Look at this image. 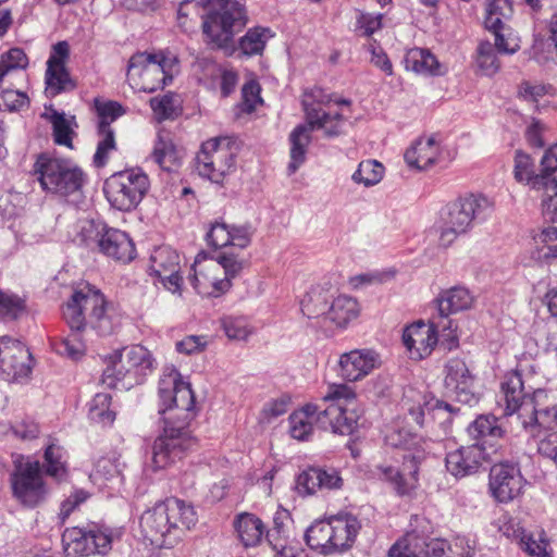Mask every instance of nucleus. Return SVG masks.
<instances>
[{"instance_id": "nucleus-1", "label": "nucleus", "mask_w": 557, "mask_h": 557, "mask_svg": "<svg viewBox=\"0 0 557 557\" xmlns=\"http://www.w3.org/2000/svg\"><path fill=\"white\" fill-rule=\"evenodd\" d=\"M158 394L164 426L151 448L153 471L168 469L181 460L194 444L189 424L195 417V397L190 384L175 368L169 367L159 380Z\"/></svg>"}, {"instance_id": "nucleus-2", "label": "nucleus", "mask_w": 557, "mask_h": 557, "mask_svg": "<svg viewBox=\"0 0 557 557\" xmlns=\"http://www.w3.org/2000/svg\"><path fill=\"white\" fill-rule=\"evenodd\" d=\"M357 394L348 384H331L322 397V404H307L289 418V434L297 441H308L314 425L334 434L349 435L361 416Z\"/></svg>"}, {"instance_id": "nucleus-3", "label": "nucleus", "mask_w": 557, "mask_h": 557, "mask_svg": "<svg viewBox=\"0 0 557 557\" xmlns=\"http://www.w3.org/2000/svg\"><path fill=\"white\" fill-rule=\"evenodd\" d=\"M534 366L528 359L520 360L516 369L505 374L500 389L506 403V413H518L523 429L536 438L554 432L557 428V405L540 407V399L545 395L541 389L528 398L523 376L532 374Z\"/></svg>"}, {"instance_id": "nucleus-4", "label": "nucleus", "mask_w": 557, "mask_h": 557, "mask_svg": "<svg viewBox=\"0 0 557 557\" xmlns=\"http://www.w3.org/2000/svg\"><path fill=\"white\" fill-rule=\"evenodd\" d=\"M302 106L306 114V123L297 125L289 135L290 162L287 166L288 174H294L306 161L307 148L311 141V132L322 129L326 137L338 136L345 124L343 112L336 108L348 107L347 100L333 101L320 88H313L304 95Z\"/></svg>"}, {"instance_id": "nucleus-5", "label": "nucleus", "mask_w": 557, "mask_h": 557, "mask_svg": "<svg viewBox=\"0 0 557 557\" xmlns=\"http://www.w3.org/2000/svg\"><path fill=\"white\" fill-rule=\"evenodd\" d=\"M198 521L194 506L176 497L166 498L140 517L141 533L152 545L172 547Z\"/></svg>"}, {"instance_id": "nucleus-6", "label": "nucleus", "mask_w": 557, "mask_h": 557, "mask_svg": "<svg viewBox=\"0 0 557 557\" xmlns=\"http://www.w3.org/2000/svg\"><path fill=\"white\" fill-rule=\"evenodd\" d=\"M384 442L389 447L404 450L403 465L401 468L381 465L377 467L379 474L393 485L398 495H409L418 487L419 467L426 457L430 444L423 437L395 426L387 429Z\"/></svg>"}, {"instance_id": "nucleus-7", "label": "nucleus", "mask_w": 557, "mask_h": 557, "mask_svg": "<svg viewBox=\"0 0 557 557\" xmlns=\"http://www.w3.org/2000/svg\"><path fill=\"white\" fill-rule=\"evenodd\" d=\"M202 4L207 13L202 15V30L207 40L223 50L233 48V39L247 24L245 5L240 0H186L180 4L178 18L189 15V7Z\"/></svg>"}, {"instance_id": "nucleus-8", "label": "nucleus", "mask_w": 557, "mask_h": 557, "mask_svg": "<svg viewBox=\"0 0 557 557\" xmlns=\"http://www.w3.org/2000/svg\"><path fill=\"white\" fill-rule=\"evenodd\" d=\"M494 211V202L483 195H469L444 206L431 232L437 236L438 245L448 248L467 234L474 222L485 221Z\"/></svg>"}, {"instance_id": "nucleus-9", "label": "nucleus", "mask_w": 557, "mask_h": 557, "mask_svg": "<svg viewBox=\"0 0 557 557\" xmlns=\"http://www.w3.org/2000/svg\"><path fill=\"white\" fill-rule=\"evenodd\" d=\"M35 173L45 191L75 207L84 200L86 175L70 160L40 156L35 163Z\"/></svg>"}, {"instance_id": "nucleus-10", "label": "nucleus", "mask_w": 557, "mask_h": 557, "mask_svg": "<svg viewBox=\"0 0 557 557\" xmlns=\"http://www.w3.org/2000/svg\"><path fill=\"white\" fill-rule=\"evenodd\" d=\"M178 73V59L170 51L135 53L128 62L127 81L137 91L153 92Z\"/></svg>"}, {"instance_id": "nucleus-11", "label": "nucleus", "mask_w": 557, "mask_h": 557, "mask_svg": "<svg viewBox=\"0 0 557 557\" xmlns=\"http://www.w3.org/2000/svg\"><path fill=\"white\" fill-rule=\"evenodd\" d=\"M103 295L86 284L76 288L63 308V317L72 329L89 325L99 335H109L114 330L111 317L106 311Z\"/></svg>"}, {"instance_id": "nucleus-12", "label": "nucleus", "mask_w": 557, "mask_h": 557, "mask_svg": "<svg viewBox=\"0 0 557 557\" xmlns=\"http://www.w3.org/2000/svg\"><path fill=\"white\" fill-rule=\"evenodd\" d=\"M237 147L231 137H215L205 141L196 157L198 174L215 184L235 169Z\"/></svg>"}, {"instance_id": "nucleus-13", "label": "nucleus", "mask_w": 557, "mask_h": 557, "mask_svg": "<svg viewBox=\"0 0 557 557\" xmlns=\"http://www.w3.org/2000/svg\"><path fill=\"white\" fill-rule=\"evenodd\" d=\"M150 188L147 174L138 168L111 175L104 183V195L112 207L121 211L135 209Z\"/></svg>"}, {"instance_id": "nucleus-14", "label": "nucleus", "mask_w": 557, "mask_h": 557, "mask_svg": "<svg viewBox=\"0 0 557 557\" xmlns=\"http://www.w3.org/2000/svg\"><path fill=\"white\" fill-rule=\"evenodd\" d=\"M13 463L14 469L10 475L13 497L25 507H36L48 494L40 463L23 456L15 457Z\"/></svg>"}, {"instance_id": "nucleus-15", "label": "nucleus", "mask_w": 557, "mask_h": 557, "mask_svg": "<svg viewBox=\"0 0 557 557\" xmlns=\"http://www.w3.org/2000/svg\"><path fill=\"white\" fill-rule=\"evenodd\" d=\"M438 333L450 342L449 348L456 346L458 338L454 331H448L446 324H442L434 315L430 324L418 322L405 329L403 342L410 357L419 360L429 356L437 343Z\"/></svg>"}, {"instance_id": "nucleus-16", "label": "nucleus", "mask_w": 557, "mask_h": 557, "mask_svg": "<svg viewBox=\"0 0 557 557\" xmlns=\"http://www.w3.org/2000/svg\"><path fill=\"white\" fill-rule=\"evenodd\" d=\"M113 540L112 530L98 525H94L89 530L67 529L62 536L67 555H104L111 549Z\"/></svg>"}, {"instance_id": "nucleus-17", "label": "nucleus", "mask_w": 557, "mask_h": 557, "mask_svg": "<svg viewBox=\"0 0 557 557\" xmlns=\"http://www.w3.org/2000/svg\"><path fill=\"white\" fill-rule=\"evenodd\" d=\"M188 280L195 290L202 296L218 297L227 292L231 283L223 275V269L213 258L198 255L191 267Z\"/></svg>"}, {"instance_id": "nucleus-18", "label": "nucleus", "mask_w": 557, "mask_h": 557, "mask_svg": "<svg viewBox=\"0 0 557 557\" xmlns=\"http://www.w3.org/2000/svg\"><path fill=\"white\" fill-rule=\"evenodd\" d=\"M525 485L520 469L512 463H496L491 468L488 490L499 503H509L519 497Z\"/></svg>"}, {"instance_id": "nucleus-19", "label": "nucleus", "mask_w": 557, "mask_h": 557, "mask_svg": "<svg viewBox=\"0 0 557 557\" xmlns=\"http://www.w3.org/2000/svg\"><path fill=\"white\" fill-rule=\"evenodd\" d=\"M150 275H153L165 289L181 295L183 277L180 274V255L169 246H160L150 256Z\"/></svg>"}, {"instance_id": "nucleus-20", "label": "nucleus", "mask_w": 557, "mask_h": 557, "mask_svg": "<svg viewBox=\"0 0 557 557\" xmlns=\"http://www.w3.org/2000/svg\"><path fill=\"white\" fill-rule=\"evenodd\" d=\"M444 384L447 396L458 403L469 406L478 403L473 376L463 360L454 358L446 363Z\"/></svg>"}, {"instance_id": "nucleus-21", "label": "nucleus", "mask_w": 557, "mask_h": 557, "mask_svg": "<svg viewBox=\"0 0 557 557\" xmlns=\"http://www.w3.org/2000/svg\"><path fill=\"white\" fill-rule=\"evenodd\" d=\"M69 54L70 47L66 41H60L52 48L51 54L47 61L45 76L46 94L49 97H55L61 92L71 91L76 87L65 67Z\"/></svg>"}, {"instance_id": "nucleus-22", "label": "nucleus", "mask_w": 557, "mask_h": 557, "mask_svg": "<svg viewBox=\"0 0 557 557\" xmlns=\"http://www.w3.org/2000/svg\"><path fill=\"white\" fill-rule=\"evenodd\" d=\"M491 460L492 451L479 443H473L449 451L445 458V466L453 476L461 479L476 473L483 462Z\"/></svg>"}, {"instance_id": "nucleus-23", "label": "nucleus", "mask_w": 557, "mask_h": 557, "mask_svg": "<svg viewBox=\"0 0 557 557\" xmlns=\"http://www.w3.org/2000/svg\"><path fill=\"white\" fill-rule=\"evenodd\" d=\"M0 370L8 381L27 377L32 371L30 354L20 341L0 338Z\"/></svg>"}, {"instance_id": "nucleus-24", "label": "nucleus", "mask_w": 557, "mask_h": 557, "mask_svg": "<svg viewBox=\"0 0 557 557\" xmlns=\"http://www.w3.org/2000/svg\"><path fill=\"white\" fill-rule=\"evenodd\" d=\"M381 366V357L373 349H354L341 355L339 375L348 382H357Z\"/></svg>"}, {"instance_id": "nucleus-25", "label": "nucleus", "mask_w": 557, "mask_h": 557, "mask_svg": "<svg viewBox=\"0 0 557 557\" xmlns=\"http://www.w3.org/2000/svg\"><path fill=\"white\" fill-rule=\"evenodd\" d=\"M436 319L442 324H446L448 331H454L453 321L448 319L449 314L472 308L474 297L466 287L456 286L443 292L436 299Z\"/></svg>"}, {"instance_id": "nucleus-26", "label": "nucleus", "mask_w": 557, "mask_h": 557, "mask_svg": "<svg viewBox=\"0 0 557 557\" xmlns=\"http://www.w3.org/2000/svg\"><path fill=\"white\" fill-rule=\"evenodd\" d=\"M296 484L299 493L312 495L319 490L341 488L343 480L335 469L310 468L298 475Z\"/></svg>"}, {"instance_id": "nucleus-27", "label": "nucleus", "mask_w": 557, "mask_h": 557, "mask_svg": "<svg viewBox=\"0 0 557 557\" xmlns=\"http://www.w3.org/2000/svg\"><path fill=\"white\" fill-rule=\"evenodd\" d=\"M98 248L107 257L122 262L135 257V246L128 234L113 227L106 226Z\"/></svg>"}, {"instance_id": "nucleus-28", "label": "nucleus", "mask_w": 557, "mask_h": 557, "mask_svg": "<svg viewBox=\"0 0 557 557\" xmlns=\"http://www.w3.org/2000/svg\"><path fill=\"white\" fill-rule=\"evenodd\" d=\"M334 554L349 549L361 529L360 521L350 513H339L330 518Z\"/></svg>"}, {"instance_id": "nucleus-29", "label": "nucleus", "mask_w": 557, "mask_h": 557, "mask_svg": "<svg viewBox=\"0 0 557 557\" xmlns=\"http://www.w3.org/2000/svg\"><path fill=\"white\" fill-rule=\"evenodd\" d=\"M468 435L474 443L486 447L492 456L498 450V441L503 437L504 431L494 416H480L467 429Z\"/></svg>"}, {"instance_id": "nucleus-30", "label": "nucleus", "mask_w": 557, "mask_h": 557, "mask_svg": "<svg viewBox=\"0 0 557 557\" xmlns=\"http://www.w3.org/2000/svg\"><path fill=\"white\" fill-rule=\"evenodd\" d=\"M359 312V305L355 298L347 295L332 297L324 324L335 329H345L358 318Z\"/></svg>"}, {"instance_id": "nucleus-31", "label": "nucleus", "mask_w": 557, "mask_h": 557, "mask_svg": "<svg viewBox=\"0 0 557 557\" xmlns=\"http://www.w3.org/2000/svg\"><path fill=\"white\" fill-rule=\"evenodd\" d=\"M405 64L407 70L425 76H442L448 71L430 50L423 48L410 49L405 57Z\"/></svg>"}, {"instance_id": "nucleus-32", "label": "nucleus", "mask_w": 557, "mask_h": 557, "mask_svg": "<svg viewBox=\"0 0 557 557\" xmlns=\"http://www.w3.org/2000/svg\"><path fill=\"white\" fill-rule=\"evenodd\" d=\"M440 156V145L434 137L419 138L405 153V161L410 168L426 170Z\"/></svg>"}, {"instance_id": "nucleus-33", "label": "nucleus", "mask_w": 557, "mask_h": 557, "mask_svg": "<svg viewBox=\"0 0 557 557\" xmlns=\"http://www.w3.org/2000/svg\"><path fill=\"white\" fill-rule=\"evenodd\" d=\"M28 65V58L21 48H12L0 55V87L7 79L26 83L24 70Z\"/></svg>"}, {"instance_id": "nucleus-34", "label": "nucleus", "mask_w": 557, "mask_h": 557, "mask_svg": "<svg viewBox=\"0 0 557 557\" xmlns=\"http://www.w3.org/2000/svg\"><path fill=\"white\" fill-rule=\"evenodd\" d=\"M332 295L321 286L311 287L300 301V309L308 319H318L324 324Z\"/></svg>"}, {"instance_id": "nucleus-35", "label": "nucleus", "mask_w": 557, "mask_h": 557, "mask_svg": "<svg viewBox=\"0 0 557 557\" xmlns=\"http://www.w3.org/2000/svg\"><path fill=\"white\" fill-rule=\"evenodd\" d=\"M234 527L245 547H255L262 541L264 524L257 516L244 512L237 516Z\"/></svg>"}, {"instance_id": "nucleus-36", "label": "nucleus", "mask_w": 557, "mask_h": 557, "mask_svg": "<svg viewBox=\"0 0 557 557\" xmlns=\"http://www.w3.org/2000/svg\"><path fill=\"white\" fill-rule=\"evenodd\" d=\"M125 362L128 363V369H132L133 380L136 382L152 373L156 368L151 352L141 345L125 347Z\"/></svg>"}, {"instance_id": "nucleus-37", "label": "nucleus", "mask_w": 557, "mask_h": 557, "mask_svg": "<svg viewBox=\"0 0 557 557\" xmlns=\"http://www.w3.org/2000/svg\"><path fill=\"white\" fill-rule=\"evenodd\" d=\"M305 539L307 544L323 555L334 554L332 544V533L330 518L313 522L306 531Z\"/></svg>"}, {"instance_id": "nucleus-38", "label": "nucleus", "mask_w": 557, "mask_h": 557, "mask_svg": "<svg viewBox=\"0 0 557 557\" xmlns=\"http://www.w3.org/2000/svg\"><path fill=\"white\" fill-rule=\"evenodd\" d=\"M152 158L165 171H173L178 166L180 153L168 133H158Z\"/></svg>"}, {"instance_id": "nucleus-39", "label": "nucleus", "mask_w": 557, "mask_h": 557, "mask_svg": "<svg viewBox=\"0 0 557 557\" xmlns=\"http://www.w3.org/2000/svg\"><path fill=\"white\" fill-rule=\"evenodd\" d=\"M274 36L269 27H252L239 39L240 51L248 57L261 54L267 42Z\"/></svg>"}, {"instance_id": "nucleus-40", "label": "nucleus", "mask_w": 557, "mask_h": 557, "mask_svg": "<svg viewBox=\"0 0 557 557\" xmlns=\"http://www.w3.org/2000/svg\"><path fill=\"white\" fill-rule=\"evenodd\" d=\"M512 13L513 10L509 0H488L484 20L486 29L507 27V22L511 18Z\"/></svg>"}, {"instance_id": "nucleus-41", "label": "nucleus", "mask_w": 557, "mask_h": 557, "mask_svg": "<svg viewBox=\"0 0 557 557\" xmlns=\"http://www.w3.org/2000/svg\"><path fill=\"white\" fill-rule=\"evenodd\" d=\"M9 83H2L0 87V109L8 111H17L28 104L27 95L17 87H22L24 83L18 81L7 79Z\"/></svg>"}, {"instance_id": "nucleus-42", "label": "nucleus", "mask_w": 557, "mask_h": 557, "mask_svg": "<svg viewBox=\"0 0 557 557\" xmlns=\"http://www.w3.org/2000/svg\"><path fill=\"white\" fill-rule=\"evenodd\" d=\"M513 174L518 182H525L534 190L535 181H543L542 183H546V181L552 178L549 174H535L534 163L531 157L522 151L516 152Z\"/></svg>"}, {"instance_id": "nucleus-43", "label": "nucleus", "mask_w": 557, "mask_h": 557, "mask_svg": "<svg viewBox=\"0 0 557 557\" xmlns=\"http://www.w3.org/2000/svg\"><path fill=\"white\" fill-rule=\"evenodd\" d=\"M70 329V334L57 342L54 348L58 354L76 360L82 358L86 351V345L82 334L85 327Z\"/></svg>"}, {"instance_id": "nucleus-44", "label": "nucleus", "mask_w": 557, "mask_h": 557, "mask_svg": "<svg viewBox=\"0 0 557 557\" xmlns=\"http://www.w3.org/2000/svg\"><path fill=\"white\" fill-rule=\"evenodd\" d=\"M290 513L288 510L278 507L273 516V528L267 533V540L275 553V543H282L285 547H293L288 542V527Z\"/></svg>"}, {"instance_id": "nucleus-45", "label": "nucleus", "mask_w": 557, "mask_h": 557, "mask_svg": "<svg viewBox=\"0 0 557 557\" xmlns=\"http://www.w3.org/2000/svg\"><path fill=\"white\" fill-rule=\"evenodd\" d=\"M111 396L107 393H98L88 405V417L91 421L110 425L115 419V412L110 409Z\"/></svg>"}, {"instance_id": "nucleus-46", "label": "nucleus", "mask_w": 557, "mask_h": 557, "mask_svg": "<svg viewBox=\"0 0 557 557\" xmlns=\"http://www.w3.org/2000/svg\"><path fill=\"white\" fill-rule=\"evenodd\" d=\"M153 116L158 122L173 120L180 114V101L176 95L165 94L149 101Z\"/></svg>"}, {"instance_id": "nucleus-47", "label": "nucleus", "mask_w": 557, "mask_h": 557, "mask_svg": "<svg viewBox=\"0 0 557 557\" xmlns=\"http://www.w3.org/2000/svg\"><path fill=\"white\" fill-rule=\"evenodd\" d=\"M384 175V166L376 160L361 161L357 170L351 175V180L356 184H361L366 187L376 185L381 182Z\"/></svg>"}, {"instance_id": "nucleus-48", "label": "nucleus", "mask_w": 557, "mask_h": 557, "mask_svg": "<svg viewBox=\"0 0 557 557\" xmlns=\"http://www.w3.org/2000/svg\"><path fill=\"white\" fill-rule=\"evenodd\" d=\"M423 547L424 537L407 534L391 547L389 557H425Z\"/></svg>"}, {"instance_id": "nucleus-49", "label": "nucleus", "mask_w": 557, "mask_h": 557, "mask_svg": "<svg viewBox=\"0 0 557 557\" xmlns=\"http://www.w3.org/2000/svg\"><path fill=\"white\" fill-rule=\"evenodd\" d=\"M45 467L48 475L62 480L66 473L65 451L55 443H50L45 450Z\"/></svg>"}, {"instance_id": "nucleus-50", "label": "nucleus", "mask_w": 557, "mask_h": 557, "mask_svg": "<svg viewBox=\"0 0 557 557\" xmlns=\"http://www.w3.org/2000/svg\"><path fill=\"white\" fill-rule=\"evenodd\" d=\"M49 120L52 124L55 144L72 147L74 117H66L64 113L53 111Z\"/></svg>"}, {"instance_id": "nucleus-51", "label": "nucleus", "mask_w": 557, "mask_h": 557, "mask_svg": "<svg viewBox=\"0 0 557 557\" xmlns=\"http://www.w3.org/2000/svg\"><path fill=\"white\" fill-rule=\"evenodd\" d=\"M535 181V190L542 193V203L546 215L557 223V181L555 177L542 183Z\"/></svg>"}, {"instance_id": "nucleus-52", "label": "nucleus", "mask_w": 557, "mask_h": 557, "mask_svg": "<svg viewBox=\"0 0 557 557\" xmlns=\"http://www.w3.org/2000/svg\"><path fill=\"white\" fill-rule=\"evenodd\" d=\"M121 466V462L115 457H101L97 460L90 478L99 484L120 479L122 473Z\"/></svg>"}, {"instance_id": "nucleus-53", "label": "nucleus", "mask_w": 557, "mask_h": 557, "mask_svg": "<svg viewBox=\"0 0 557 557\" xmlns=\"http://www.w3.org/2000/svg\"><path fill=\"white\" fill-rule=\"evenodd\" d=\"M104 364L102 383L108 387L114 388L127 377V370L123 368L121 356L115 355V351L104 358Z\"/></svg>"}, {"instance_id": "nucleus-54", "label": "nucleus", "mask_w": 557, "mask_h": 557, "mask_svg": "<svg viewBox=\"0 0 557 557\" xmlns=\"http://www.w3.org/2000/svg\"><path fill=\"white\" fill-rule=\"evenodd\" d=\"M222 326L230 339L245 341L253 332V327L245 317H225L222 319Z\"/></svg>"}, {"instance_id": "nucleus-55", "label": "nucleus", "mask_w": 557, "mask_h": 557, "mask_svg": "<svg viewBox=\"0 0 557 557\" xmlns=\"http://www.w3.org/2000/svg\"><path fill=\"white\" fill-rule=\"evenodd\" d=\"M495 36V48L498 53L513 54L520 49V38L510 27H500L491 30Z\"/></svg>"}, {"instance_id": "nucleus-56", "label": "nucleus", "mask_w": 557, "mask_h": 557, "mask_svg": "<svg viewBox=\"0 0 557 557\" xmlns=\"http://www.w3.org/2000/svg\"><path fill=\"white\" fill-rule=\"evenodd\" d=\"M106 224L92 220H83L78 224L77 240L87 247H99Z\"/></svg>"}, {"instance_id": "nucleus-57", "label": "nucleus", "mask_w": 557, "mask_h": 557, "mask_svg": "<svg viewBox=\"0 0 557 557\" xmlns=\"http://www.w3.org/2000/svg\"><path fill=\"white\" fill-rule=\"evenodd\" d=\"M98 133L100 139L98 141L97 150L94 156V163L100 168L107 163L109 154L113 150H115L116 147L114 132L112 128L98 127Z\"/></svg>"}, {"instance_id": "nucleus-58", "label": "nucleus", "mask_w": 557, "mask_h": 557, "mask_svg": "<svg viewBox=\"0 0 557 557\" xmlns=\"http://www.w3.org/2000/svg\"><path fill=\"white\" fill-rule=\"evenodd\" d=\"M25 311V301L17 295L0 290V318L14 320Z\"/></svg>"}, {"instance_id": "nucleus-59", "label": "nucleus", "mask_w": 557, "mask_h": 557, "mask_svg": "<svg viewBox=\"0 0 557 557\" xmlns=\"http://www.w3.org/2000/svg\"><path fill=\"white\" fill-rule=\"evenodd\" d=\"M476 63L486 75L495 74L500 67L495 46L488 41L481 42L478 47Z\"/></svg>"}, {"instance_id": "nucleus-60", "label": "nucleus", "mask_w": 557, "mask_h": 557, "mask_svg": "<svg viewBox=\"0 0 557 557\" xmlns=\"http://www.w3.org/2000/svg\"><path fill=\"white\" fill-rule=\"evenodd\" d=\"M522 548L533 557H552L549 543L543 533L537 536L530 534L521 537Z\"/></svg>"}, {"instance_id": "nucleus-61", "label": "nucleus", "mask_w": 557, "mask_h": 557, "mask_svg": "<svg viewBox=\"0 0 557 557\" xmlns=\"http://www.w3.org/2000/svg\"><path fill=\"white\" fill-rule=\"evenodd\" d=\"M99 115L98 127L111 128L110 124L125 113L124 108L116 101L97 104Z\"/></svg>"}, {"instance_id": "nucleus-62", "label": "nucleus", "mask_w": 557, "mask_h": 557, "mask_svg": "<svg viewBox=\"0 0 557 557\" xmlns=\"http://www.w3.org/2000/svg\"><path fill=\"white\" fill-rule=\"evenodd\" d=\"M208 345L206 336L188 335L175 343V349L184 355H197L202 352Z\"/></svg>"}, {"instance_id": "nucleus-63", "label": "nucleus", "mask_w": 557, "mask_h": 557, "mask_svg": "<svg viewBox=\"0 0 557 557\" xmlns=\"http://www.w3.org/2000/svg\"><path fill=\"white\" fill-rule=\"evenodd\" d=\"M383 14H372L363 11L357 12L356 29L364 36H371L382 27Z\"/></svg>"}, {"instance_id": "nucleus-64", "label": "nucleus", "mask_w": 557, "mask_h": 557, "mask_svg": "<svg viewBox=\"0 0 557 557\" xmlns=\"http://www.w3.org/2000/svg\"><path fill=\"white\" fill-rule=\"evenodd\" d=\"M230 224L215 222L211 225L208 234V244L214 248H224L230 246Z\"/></svg>"}]
</instances>
